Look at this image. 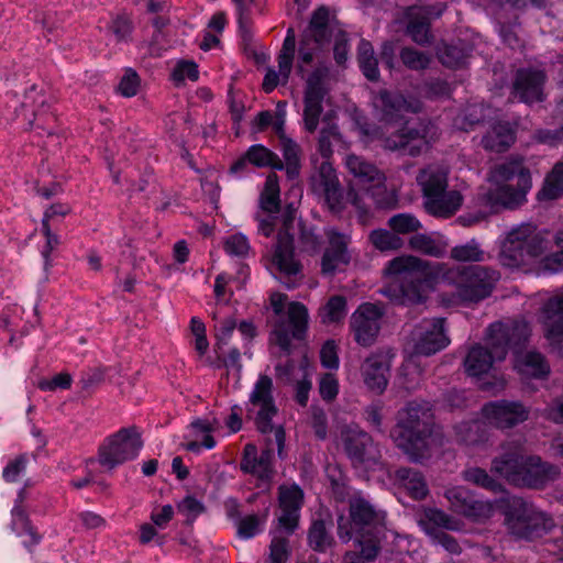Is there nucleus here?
I'll list each match as a JSON object with an SVG mask.
<instances>
[{"mask_svg": "<svg viewBox=\"0 0 563 563\" xmlns=\"http://www.w3.org/2000/svg\"><path fill=\"white\" fill-rule=\"evenodd\" d=\"M173 80L177 84L189 79L196 81L199 77L197 65L194 62L181 60L175 66L173 74Z\"/></svg>", "mask_w": 563, "mask_h": 563, "instance_id": "obj_61", "label": "nucleus"}, {"mask_svg": "<svg viewBox=\"0 0 563 563\" xmlns=\"http://www.w3.org/2000/svg\"><path fill=\"white\" fill-rule=\"evenodd\" d=\"M240 468L243 473L250 474L258 481L257 487H269L275 475L273 448L268 444L266 449L258 453L255 444H245Z\"/></svg>", "mask_w": 563, "mask_h": 563, "instance_id": "obj_20", "label": "nucleus"}, {"mask_svg": "<svg viewBox=\"0 0 563 563\" xmlns=\"http://www.w3.org/2000/svg\"><path fill=\"white\" fill-rule=\"evenodd\" d=\"M411 250L432 257H442L446 253L448 244L440 238L427 234H415L409 239Z\"/></svg>", "mask_w": 563, "mask_h": 563, "instance_id": "obj_41", "label": "nucleus"}, {"mask_svg": "<svg viewBox=\"0 0 563 563\" xmlns=\"http://www.w3.org/2000/svg\"><path fill=\"white\" fill-rule=\"evenodd\" d=\"M444 9V4H439L438 7H410L408 9L407 33L415 43L422 46L431 43V16L441 15Z\"/></svg>", "mask_w": 563, "mask_h": 563, "instance_id": "obj_25", "label": "nucleus"}, {"mask_svg": "<svg viewBox=\"0 0 563 563\" xmlns=\"http://www.w3.org/2000/svg\"><path fill=\"white\" fill-rule=\"evenodd\" d=\"M437 126L428 120L406 121L394 131L388 129L379 136L383 148L402 155L419 156L438 139Z\"/></svg>", "mask_w": 563, "mask_h": 563, "instance_id": "obj_8", "label": "nucleus"}, {"mask_svg": "<svg viewBox=\"0 0 563 563\" xmlns=\"http://www.w3.org/2000/svg\"><path fill=\"white\" fill-rule=\"evenodd\" d=\"M346 314V300L343 296H333L320 309L322 323L339 322Z\"/></svg>", "mask_w": 563, "mask_h": 563, "instance_id": "obj_51", "label": "nucleus"}, {"mask_svg": "<svg viewBox=\"0 0 563 563\" xmlns=\"http://www.w3.org/2000/svg\"><path fill=\"white\" fill-rule=\"evenodd\" d=\"M463 197L457 190H443L437 197L424 200L423 206L427 212L437 218L448 219L461 208Z\"/></svg>", "mask_w": 563, "mask_h": 563, "instance_id": "obj_34", "label": "nucleus"}, {"mask_svg": "<svg viewBox=\"0 0 563 563\" xmlns=\"http://www.w3.org/2000/svg\"><path fill=\"white\" fill-rule=\"evenodd\" d=\"M462 477L464 481L472 483L478 487L488 489L490 492H499L501 485L495 481L488 473L481 467H470L463 471Z\"/></svg>", "mask_w": 563, "mask_h": 563, "instance_id": "obj_53", "label": "nucleus"}, {"mask_svg": "<svg viewBox=\"0 0 563 563\" xmlns=\"http://www.w3.org/2000/svg\"><path fill=\"white\" fill-rule=\"evenodd\" d=\"M493 514L494 506L492 503L476 500L473 497L463 516L479 521L490 518Z\"/></svg>", "mask_w": 563, "mask_h": 563, "instance_id": "obj_59", "label": "nucleus"}, {"mask_svg": "<svg viewBox=\"0 0 563 563\" xmlns=\"http://www.w3.org/2000/svg\"><path fill=\"white\" fill-rule=\"evenodd\" d=\"M358 551H347L343 556L344 563H371L380 552V540H356Z\"/></svg>", "mask_w": 563, "mask_h": 563, "instance_id": "obj_42", "label": "nucleus"}, {"mask_svg": "<svg viewBox=\"0 0 563 563\" xmlns=\"http://www.w3.org/2000/svg\"><path fill=\"white\" fill-rule=\"evenodd\" d=\"M327 76V68L317 67L307 78L305 91L303 121L308 132L313 133L319 124V118L322 112V101L325 96V89L322 80Z\"/></svg>", "mask_w": 563, "mask_h": 563, "instance_id": "obj_21", "label": "nucleus"}, {"mask_svg": "<svg viewBox=\"0 0 563 563\" xmlns=\"http://www.w3.org/2000/svg\"><path fill=\"white\" fill-rule=\"evenodd\" d=\"M395 484L406 490L415 500H421L427 497L429 489L423 475L410 467H400L394 475Z\"/></svg>", "mask_w": 563, "mask_h": 563, "instance_id": "obj_37", "label": "nucleus"}, {"mask_svg": "<svg viewBox=\"0 0 563 563\" xmlns=\"http://www.w3.org/2000/svg\"><path fill=\"white\" fill-rule=\"evenodd\" d=\"M350 262V255L324 251L321 258V272L324 275H332L341 265Z\"/></svg>", "mask_w": 563, "mask_h": 563, "instance_id": "obj_60", "label": "nucleus"}, {"mask_svg": "<svg viewBox=\"0 0 563 563\" xmlns=\"http://www.w3.org/2000/svg\"><path fill=\"white\" fill-rule=\"evenodd\" d=\"M515 142V132L509 123H495L482 139L485 150L496 153L507 151Z\"/></svg>", "mask_w": 563, "mask_h": 563, "instance_id": "obj_39", "label": "nucleus"}, {"mask_svg": "<svg viewBox=\"0 0 563 563\" xmlns=\"http://www.w3.org/2000/svg\"><path fill=\"white\" fill-rule=\"evenodd\" d=\"M357 51V60L364 76L368 80H377L379 77L378 62L374 55V48L372 44L365 40H362Z\"/></svg>", "mask_w": 563, "mask_h": 563, "instance_id": "obj_45", "label": "nucleus"}, {"mask_svg": "<svg viewBox=\"0 0 563 563\" xmlns=\"http://www.w3.org/2000/svg\"><path fill=\"white\" fill-rule=\"evenodd\" d=\"M444 496L450 503L451 509L460 515H464L473 498L472 493L462 486L446 489Z\"/></svg>", "mask_w": 563, "mask_h": 563, "instance_id": "obj_55", "label": "nucleus"}, {"mask_svg": "<svg viewBox=\"0 0 563 563\" xmlns=\"http://www.w3.org/2000/svg\"><path fill=\"white\" fill-rule=\"evenodd\" d=\"M531 329L525 320H512L507 323L496 322L488 328L487 344L495 351L497 360H505L508 350L514 352L522 346L529 339Z\"/></svg>", "mask_w": 563, "mask_h": 563, "instance_id": "obj_16", "label": "nucleus"}, {"mask_svg": "<svg viewBox=\"0 0 563 563\" xmlns=\"http://www.w3.org/2000/svg\"><path fill=\"white\" fill-rule=\"evenodd\" d=\"M12 529L20 536L26 533L30 537V541H25L26 547H33L41 541V536L31 525L24 510L14 508L12 511Z\"/></svg>", "mask_w": 563, "mask_h": 563, "instance_id": "obj_49", "label": "nucleus"}, {"mask_svg": "<svg viewBox=\"0 0 563 563\" xmlns=\"http://www.w3.org/2000/svg\"><path fill=\"white\" fill-rule=\"evenodd\" d=\"M296 48V35L294 29H288L282 49L278 54V71L268 68L264 77L262 88L266 93L272 92L278 85H286L294 64Z\"/></svg>", "mask_w": 563, "mask_h": 563, "instance_id": "obj_23", "label": "nucleus"}, {"mask_svg": "<svg viewBox=\"0 0 563 563\" xmlns=\"http://www.w3.org/2000/svg\"><path fill=\"white\" fill-rule=\"evenodd\" d=\"M545 249L547 242L536 232V228L531 224H522L507 234L499 254V262L510 268L525 266L542 255Z\"/></svg>", "mask_w": 563, "mask_h": 563, "instance_id": "obj_10", "label": "nucleus"}, {"mask_svg": "<svg viewBox=\"0 0 563 563\" xmlns=\"http://www.w3.org/2000/svg\"><path fill=\"white\" fill-rule=\"evenodd\" d=\"M287 296L280 292L271 295V306L275 313L272 341L283 351L289 352L291 340L303 338L308 328V309L298 301L289 302L285 311Z\"/></svg>", "mask_w": 563, "mask_h": 563, "instance_id": "obj_9", "label": "nucleus"}, {"mask_svg": "<svg viewBox=\"0 0 563 563\" xmlns=\"http://www.w3.org/2000/svg\"><path fill=\"white\" fill-rule=\"evenodd\" d=\"M309 547L317 552H325L333 543V538L328 532L325 523L321 519L313 520L308 530Z\"/></svg>", "mask_w": 563, "mask_h": 563, "instance_id": "obj_48", "label": "nucleus"}, {"mask_svg": "<svg viewBox=\"0 0 563 563\" xmlns=\"http://www.w3.org/2000/svg\"><path fill=\"white\" fill-rule=\"evenodd\" d=\"M278 503L282 510L278 518L279 526L285 528L288 533H292L298 527L303 492L296 484H283L278 488Z\"/></svg>", "mask_w": 563, "mask_h": 563, "instance_id": "obj_24", "label": "nucleus"}, {"mask_svg": "<svg viewBox=\"0 0 563 563\" xmlns=\"http://www.w3.org/2000/svg\"><path fill=\"white\" fill-rule=\"evenodd\" d=\"M342 443L354 467L375 470L380 465L382 452L377 443L357 426H349L341 432Z\"/></svg>", "mask_w": 563, "mask_h": 563, "instance_id": "obj_14", "label": "nucleus"}, {"mask_svg": "<svg viewBox=\"0 0 563 563\" xmlns=\"http://www.w3.org/2000/svg\"><path fill=\"white\" fill-rule=\"evenodd\" d=\"M288 556V540L286 538L275 537L269 547V562L286 563Z\"/></svg>", "mask_w": 563, "mask_h": 563, "instance_id": "obj_64", "label": "nucleus"}, {"mask_svg": "<svg viewBox=\"0 0 563 563\" xmlns=\"http://www.w3.org/2000/svg\"><path fill=\"white\" fill-rule=\"evenodd\" d=\"M515 368L521 375L533 378H543L550 373L547 358L538 351L516 352Z\"/></svg>", "mask_w": 563, "mask_h": 563, "instance_id": "obj_35", "label": "nucleus"}, {"mask_svg": "<svg viewBox=\"0 0 563 563\" xmlns=\"http://www.w3.org/2000/svg\"><path fill=\"white\" fill-rule=\"evenodd\" d=\"M190 330L195 336V349L200 355H203L209 347L205 323L199 318L192 317L190 320Z\"/></svg>", "mask_w": 563, "mask_h": 563, "instance_id": "obj_63", "label": "nucleus"}, {"mask_svg": "<svg viewBox=\"0 0 563 563\" xmlns=\"http://www.w3.org/2000/svg\"><path fill=\"white\" fill-rule=\"evenodd\" d=\"M387 225L398 236L417 233L422 227L420 221L411 213H397L388 219Z\"/></svg>", "mask_w": 563, "mask_h": 563, "instance_id": "obj_50", "label": "nucleus"}, {"mask_svg": "<svg viewBox=\"0 0 563 563\" xmlns=\"http://www.w3.org/2000/svg\"><path fill=\"white\" fill-rule=\"evenodd\" d=\"M438 264L412 255L395 257L385 268L395 278L384 287L383 295L396 305L412 306L424 302L433 278H439Z\"/></svg>", "mask_w": 563, "mask_h": 563, "instance_id": "obj_1", "label": "nucleus"}, {"mask_svg": "<svg viewBox=\"0 0 563 563\" xmlns=\"http://www.w3.org/2000/svg\"><path fill=\"white\" fill-rule=\"evenodd\" d=\"M526 457L528 455L519 442H507L503 445V453L492 461L490 471L517 486Z\"/></svg>", "mask_w": 563, "mask_h": 563, "instance_id": "obj_22", "label": "nucleus"}, {"mask_svg": "<svg viewBox=\"0 0 563 563\" xmlns=\"http://www.w3.org/2000/svg\"><path fill=\"white\" fill-rule=\"evenodd\" d=\"M482 415L490 426L505 430L527 421L530 410L520 401L496 400L485 404Z\"/></svg>", "mask_w": 563, "mask_h": 563, "instance_id": "obj_19", "label": "nucleus"}, {"mask_svg": "<svg viewBox=\"0 0 563 563\" xmlns=\"http://www.w3.org/2000/svg\"><path fill=\"white\" fill-rule=\"evenodd\" d=\"M563 195V162L556 163L545 177L543 187L538 192L539 200H554Z\"/></svg>", "mask_w": 563, "mask_h": 563, "instance_id": "obj_43", "label": "nucleus"}, {"mask_svg": "<svg viewBox=\"0 0 563 563\" xmlns=\"http://www.w3.org/2000/svg\"><path fill=\"white\" fill-rule=\"evenodd\" d=\"M559 475V467L543 462L537 455H528L517 486L541 489L555 481Z\"/></svg>", "mask_w": 563, "mask_h": 563, "instance_id": "obj_26", "label": "nucleus"}, {"mask_svg": "<svg viewBox=\"0 0 563 563\" xmlns=\"http://www.w3.org/2000/svg\"><path fill=\"white\" fill-rule=\"evenodd\" d=\"M444 318L423 319L411 333L416 355L430 356L446 347L450 339L444 329Z\"/></svg>", "mask_w": 563, "mask_h": 563, "instance_id": "obj_18", "label": "nucleus"}, {"mask_svg": "<svg viewBox=\"0 0 563 563\" xmlns=\"http://www.w3.org/2000/svg\"><path fill=\"white\" fill-rule=\"evenodd\" d=\"M282 150L285 158L286 173L289 178H296L300 172L301 148L290 139L280 135Z\"/></svg>", "mask_w": 563, "mask_h": 563, "instance_id": "obj_46", "label": "nucleus"}, {"mask_svg": "<svg viewBox=\"0 0 563 563\" xmlns=\"http://www.w3.org/2000/svg\"><path fill=\"white\" fill-rule=\"evenodd\" d=\"M142 448V440L135 429H121L107 438L98 450V463L111 472L117 466L133 460Z\"/></svg>", "mask_w": 563, "mask_h": 563, "instance_id": "obj_13", "label": "nucleus"}, {"mask_svg": "<svg viewBox=\"0 0 563 563\" xmlns=\"http://www.w3.org/2000/svg\"><path fill=\"white\" fill-rule=\"evenodd\" d=\"M450 257L456 262H483L485 260V252L476 241L472 240L465 244L452 247Z\"/></svg>", "mask_w": 563, "mask_h": 563, "instance_id": "obj_52", "label": "nucleus"}, {"mask_svg": "<svg viewBox=\"0 0 563 563\" xmlns=\"http://www.w3.org/2000/svg\"><path fill=\"white\" fill-rule=\"evenodd\" d=\"M418 523L430 538L438 536V533L444 530L459 531L463 526L460 520L451 517L443 510L430 507L424 508L419 514Z\"/></svg>", "mask_w": 563, "mask_h": 563, "instance_id": "obj_32", "label": "nucleus"}, {"mask_svg": "<svg viewBox=\"0 0 563 563\" xmlns=\"http://www.w3.org/2000/svg\"><path fill=\"white\" fill-rule=\"evenodd\" d=\"M439 279L453 287L462 301L478 302L493 292L499 280V273L483 265L448 266L444 263L437 265Z\"/></svg>", "mask_w": 563, "mask_h": 563, "instance_id": "obj_6", "label": "nucleus"}, {"mask_svg": "<svg viewBox=\"0 0 563 563\" xmlns=\"http://www.w3.org/2000/svg\"><path fill=\"white\" fill-rule=\"evenodd\" d=\"M468 57V51L459 45H448L440 54L441 63L450 68L464 66Z\"/></svg>", "mask_w": 563, "mask_h": 563, "instance_id": "obj_56", "label": "nucleus"}, {"mask_svg": "<svg viewBox=\"0 0 563 563\" xmlns=\"http://www.w3.org/2000/svg\"><path fill=\"white\" fill-rule=\"evenodd\" d=\"M376 106L383 111V119L391 123L405 112H419L421 104L418 100L408 101L402 95L383 90L376 98Z\"/></svg>", "mask_w": 563, "mask_h": 563, "instance_id": "obj_31", "label": "nucleus"}, {"mask_svg": "<svg viewBox=\"0 0 563 563\" xmlns=\"http://www.w3.org/2000/svg\"><path fill=\"white\" fill-rule=\"evenodd\" d=\"M109 30L118 42L126 41L133 30L132 20L126 14H119L111 20Z\"/></svg>", "mask_w": 563, "mask_h": 563, "instance_id": "obj_58", "label": "nucleus"}, {"mask_svg": "<svg viewBox=\"0 0 563 563\" xmlns=\"http://www.w3.org/2000/svg\"><path fill=\"white\" fill-rule=\"evenodd\" d=\"M390 357L387 353L376 352L365 358L362 376L365 385L375 394H383L388 385Z\"/></svg>", "mask_w": 563, "mask_h": 563, "instance_id": "obj_27", "label": "nucleus"}, {"mask_svg": "<svg viewBox=\"0 0 563 563\" xmlns=\"http://www.w3.org/2000/svg\"><path fill=\"white\" fill-rule=\"evenodd\" d=\"M224 250L228 254L233 256L243 257L247 255L250 251V244L247 239L242 234H233L225 239Z\"/></svg>", "mask_w": 563, "mask_h": 563, "instance_id": "obj_62", "label": "nucleus"}, {"mask_svg": "<svg viewBox=\"0 0 563 563\" xmlns=\"http://www.w3.org/2000/svg\"><path fill=\"white\" fill-rule=\"evenodd\" d=\"M384 314L383 306L372 302L360 305L352 313L350 330L358 345L368 347L375 343Z\"/></svg>", "mask_w": 563, "mask_h": 563, "instance_id": "obj_17", "label": "nucleus"}, {"mask_svg": "<svg viewBox=\"0 0 563 563\" xmlns=\"http://www.w3.org/2000/svg\"><path fill=\"white\" fill-rule=\"evenodd\" d=\"M544 82L545 74L542 70L519 69L514 81V95L526 103L542 101Z\"/></svg>", "mask_w": 563, "mask_h": 563, "instance_id": "obj_29", "label": "nucleus"}, {"mask_svg": "<svg viewBox=\"0 0 563 563\" xmlns=\"http://www.w3.org/2000/svg\"><path fill=\"white\" fill-rule=\"evenodd\" d=\"M489 349H486L479 344L474 345L468 351L464 366L465 371L471 376H481L486 374L492 367L494 362L498 361L495 357L494 349L488 344Z\"/></svg>", "mask_w": 563, "mask_h": 563, "instance_id": "obj_38", "label": "nucleus"}, {"mask_svg": "<svg viewBox=\"0 0 563 563\" xmlns=\"http://www.w3.org/2000/svg\"><path fill=\"white\" fill-rule=\"evenodd\" d=\"M249 163L256 167H272L274 169L284 168V163L280 158L274 152L260 144L251 146L244 156L231 166V172L235 174L241 173L245 169Z\"/></svg>", "mask_w": 563, "mask_h": 563, "instance_id": "obj_33", "label": "nucleus"}, {"mask_svg": "<svg viewBox=\"0 0 563 563\" xmlns=\"http://www.w3.org/2000/svg\"><path fill=\"white\" fill-rule=\"evenodd\" d=\"M432 428L429 402L412 400L397 412L390 438L411 461L421 462L430 456L429 438Z\"/></svg>", "mask_w": 563, "mask_h": 563, "instance_id": "obj_2", "label": "nucleus"}, {"mask_svg": "<svg viewBox=\"0 0 563 563\" xmlns=\"http://www.w3.org/2000/svg\"><path fill=\"white\" fill-rule=\"evenodd\" d=\"M349 526L339 520L338 534L347 542L355 534L356 540L379 539L385 529L386 514L360 493L349 499Z\"/></svg>", "mask_w": 563, "mask_h": 563, "instance_id": "obj_7", "label": "nucleus"}, {"mask_svg": "<svg viewBox=\"0 0 563 563\" xmlns=\"http://www.w3.org/2000/svg\"><path fill=\"white\" fill-rule=\"evenodd\" d=\"M276 413L277 408L273 397V380L267 375H261L250 396L247 418L254 420L257 430L262 433L274 431L275 442L280 455L285 444V431L283 427L273 428L272 419Z\"/></svg>", "mask_w": 563, "mask_h": 563, "instance_id": "obj_12", "label": "nucleus"}, {"mask_svg": "<svg viewBox=\"0 0 563 563\" xmlns=\"http://www.w3.org/2000/svg\"><path fill=\"white\" fill-rule=\"evenodd\" d=\"M542 327L551 344L563 341V292L550 298L543 307Z\"/></svg>", "mask_w": 563, "mask_h": 563, "instance_id": "obj_30", "label": "nucleus"}, {"mask_svg": "<svg viewBox=\"0 0 563 563\" xmlns=\"http://www.w3.org/2000/svg\"><path fill=\"white\" fill-rule=\"evenodd\" d=\"M505 523L512 536L525 540L542 537L555 526L552 517L521 498H512L508 503Z\"/></svg>", "mask_w": 563, "mask_h": 563, "instance_id": "obj_11", "label": "nucleus"}, {"mask_svg": "<svg viewBox=\"0 0 563 563\" xmlns=\"http://www.w3.org/2000/svg\"><path fill=\"white\" fill-rule=\"evenodd\" d=\"M271 268L288 288L296 287L302 279V265L295 254L291 234L278 233L272 254Z\"/></svg>", "mask_w": 563, "mask_h": 563, "instance_id": "obj_15", "label": "nucleus"}, {"mask_svg": "<svg viewBox=\"0 0 563 563\" xmlns=\"http://www.w3.org/2000/svg\"><path fill=\"white\" fill-rule=\"evenodd\" d=\"M309 426L313 430L314 435L324 440L328 435V417L323 408L311 406L309 415Z\"/></svg>", "mask_w": 563, "mask_h": 563, "instance_id": "obj_57", "label": "nucleus"}, {"mask_svg": "<svg viewBox=\"0 0 563 563\" xmlns=\"http://www.w3.org/2000/svg\"><path fill=\"white\" fill-rule=\"evenodd\" d=\"M345 166L356 180V184L364 187L367 191L384 187L386 180L384 173L365 157L349 154L345 157Z\"/></svg>", "mask_w": 563, "mask_h": 563, "instance_id": "obj_28", "label": "nucleus"}, {"mask_svg": "<svg viewBox=\"0 0 563 563\" xmlns=\"http://www.w3.org/2000/svg\"><path fill=\"white\" fill-rule=\"evenodd\" d=\"M368 240L374 249L380 252H394L404 246V240L393 230L376 229L371 231Z\"/></svg>", "mask_w": 563, "mask_h": 563, "instance_id": "obj_44", "label": "nucleus"}, {"mask_svg": "<svg viewBox=\"0 0 563 563\" xmlns=\"http://www.w3.org/2000/svg\"><path fill=\"white\" fill-rule=\"evenodd\" d=\"M455 439L467 446H478L488 441V432L478 420L464 421L454 427Z\"/></svg>", "mask_w": 563, "mask_h": 563, "instance_id": "obj_40", "label": "nucleus"}, {"mask_svg": "<svg viewBox=\"0 0 563 563\" xmlns=\"http://www.w3.org/2000/svg\"><path fill=\"white\" fill-rule=\"evenodd\" d=\"M334 37V58L339 65L347 59V38L345 32L340 30L330 18L327 8H318L302 32L299 41L297 71L303 77L307 67H311L314 60H319L321 54L328 47L331 37Z\"/></svg>", "mask_w": 563, "mask_h": 563, "instance_id": "obj_3", "label": "nucleus"}, {"mask_svg": "<svg viewBox=\"0 0 563 563\" xmlns=\"http://www.w3.org/2000/svg\"><path fill=\"white\" fill-rule=\"evenodd\" d=\"M322 122L317 150L323 161L310 177V188L313 194L324 200L332 212L338 213L343 209V191L330 158L333 155V144L339 141L340 133L336 124L331 120V113L325 114Z\"/></svg>", "mask_w": 563, "mask_h": 563, "instance_id": "obj_5", "label": "nucleus"}, {"mask_svg": "<svg viewBox=\"0 0 563 563\" xmlns=\"http://www.w3.org/2000/svg\"><path fill=\"white\" fill-rule=\"evenodd\" d=\"M399 58L405 67L410 70H424L429 67L431 57L429 54L420 52L413 47H402Z\"/></svg>", "mask_w": 563, "mask_h": 563, "instance_id": "obj_54", "label": "nucleus"}, {"mask_svg": "<svg viewBox=\"0 0 563 563\" xmlns=\"http://www.w3.org/2000/svg\"><path fill=\"white\" fill-rule=\"evenodd\" d=\"M424 200L437 197L448 188V170L435 165L427 166L417 176Z\"/></svg>", "mask_w": 563, "mask_h": 563, "instance_id": "obj_36", "label": "nucleus"}, {"mask_svg": "<svg viewBox=\"0 0 563 563\" xmlns=\"http://www.w3.org/2000/svg\"><path fill=\"white\" fill-rule=\"evenodd\" d=\"M279 192L278 177L275 173H271L261 194V207L264 211L269 213L278 212L280 205Z\"/></svg>", "mask_w": 563, "mask_h": 563, "instance_id": "obj_47", "label": "nucleus"}, {"mask_svg": "<svg viewBox=\"0 0 563 563\" xmlns=\"http://www.w3.org/2000/svg\"><path fill=\"white\" fill-rule=\"evenodd\" d=\"M492 187L479 195L483 203L489 207L500 206L517 209L527 201L531 189V174L520 158L508 159L496 164L488 173Z\"/></svg>", "mask_w": 563, "mask_h": 563, "instance_id": "obj_4", "label": "nucleus"}]
</instances>
